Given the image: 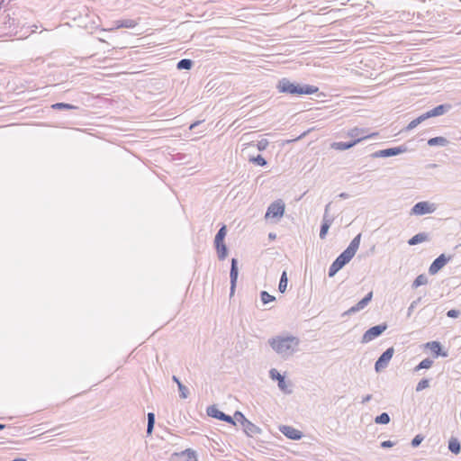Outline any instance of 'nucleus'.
Instances as JSON below:
<instances>
[{
    "instance_id": "1",
    "label": "nucleus",
    "mask_w": 461,
    "mask_h": 461,
    "mask_svg": "<svg viewBox=\"0 0 461 461\" xmlns=\"http://www.w3.org/2000/svg\"><path fill=\"white\" fill-rule=\"evenodd\" d=\"M361 240V233L357 234L349 243L348 248L342 251L336 259L331 263L328 275L330 277L335 276V275L341 270L356 255Z\"/></svg>"
},
{
    "instance_id": "2",
    "label": "nucleus",
    "mask_w": 461,
    "mask_h": 461,
    "mask_svg": "<svg viewBox=\"0 0 461 461\" xmlns=\"http://www.w3.org/2000/svg\"><path fill=\"white\" fill-rule=\"evenodd\" d=\"M276 89L279 93L291 95L294 96H300L303 95H312L319 92V87L307 85V84H300L297 82H292L290 79L286 77H283L278 80L276 84Z\"/></svg>"
},
{
    "instance_id": "3",
    "label": "nucleus",
    "mask_w": 461,
    "mask_h": 461,
    "mask_svg": "<svg viewBox=\"0 0 461 461\" xmlns=\"http://www.w3.org/2000/svg\"><path fill=\"white\" fill-rule=\"evenodd\" d=\"M271 348L280 355H292L298 347L300 339L295 336L276 337L269 339Z\"/></svg>"
},
{
    "instance_id": "4",
    "label": "nucleus",
    "mask_w": 461,
    "mask_h": 461,
    "mask_svg": "<svg viewBox=\"0 0 461 461\" xmlns=\"http://www.w3.org/2000/svg\"><path fill=\"white\" fill-rule=\"evenodd\" d=\"M226 235L227 226L223 224L217 231L213 241L220 260H224L228 257L229 250L224 241Z\"/></svg>"
},
{
    "instance_id": "5",
    "label": "nucleus",
    "mask_w": 461,
    "mask_h": 461,
    "mask_svg": "<svg viewBox=\"0 0 461 461\" xmlns=\"http://www.w3.org/2000/svg\"><path fill=\"white\" fill-rule=\"evenodd\" d=\"M411 149L409 148L408 143H404L402 145L397 146V147H392L384 149L377 150L370 155L373 158H390L398 156L400 154L411 151Z\"/></svg>"
},
{
    "instance_id": "6",
    "label": "nucleus",
    "mask_w": 461,
    "mask_h": 461,
    "mask_svg": "<svg viewBox=\"0 0 461 461\" xmlns=\"http://www.w3.org/2000/svg\"><path fill=\"white\" fill-rule=\"evenodd\" d=\"M388 328L386 322H383L381 324L370 327L368 330L365 331L362 336L361 342L368 343L376 338L380 337Z\"/></svg>"
},
{
    "instance_id": "7",
    "label": "nucleus",
    "mask_w": 461,
    "mask_h": 461,
    "mask_svg": "<svg viewBox=\"0 0 461 461\" xmlns=\"http://www.w3.org/2000/svg\"><path fill=\"white\" fill-rule=\"evenodd\" d=\"M285 203H270L265 214L266 220L277 222L284 215Z\"/></svg>"
},
{
    "instance_id": "8",
    "label": "nucleus",
    "mask_w": 461,
    "mask_h": 461,
    "mask_svg": "<svg viewBox=\"0 0 461 461\" xmlns=\"http://www.w3.org/2000/svg\"><path fill=\"white\" fill-rule=\"evenodd\" d=\"M393 354H394L393 347L388 348L385 351H384L381 354V356L377 358V360L375 363V370L376 373H379L387 367Z\"/></svg>"
},
{
    "instance_id": "9",
    "label": "nucleus",
    "mask_w": 461,
    "mask_h": 461,
    "mask_svg": "<svg viewBox=\"0 0 461 461\" xmlns=\"http://www.w3.org/2000/svg\"><path fill=\"white\" fill-rule=\"evenodd\" d=\"M269 377L274 381H277V385L280 391L286 394L292 393V390L288 389V384H291V382L287 383L285 376L281 375L276 368H271L269 370Z\"/></svg>"
},
{
    "instance_id": "10",
    "label": "nucleus",
    "mask_w": 461,
    "mask_h": 461,
    "mask_svg": "<svg viewBox=\"0 0 461 461\" xmlns=\"http://www.w3.org/2000/svg\"><path fill=\"white\" fill-rule=\"evenodd\" d=\"M206 412L209 417L214 418L221 421H225L229 424L235 426L234 419H232L231 416L220 411L215 404L208 406L206 409Z\"/></svg>"
},
{
    "instance_id": "11",
    "label": "nucleus",
    "mask_w": 461,
    "mask_h": 461,
    "mask_svg": "<svg viewBox=\"0 0 461 461\" xmlns=\"http://www.w3.org/2000/svg\"><path fill=\"white\" fill-rule=\"evenodd\" d=\"M452 258V256H447L446 254H440L436 258L429 267V273L430 275H436L441 270Z\"/></svg>"
},
{
    "instance_id": "12",
    "label": "nucleus",
    "mask_w": 461,
    "mask_h": 461,
    "mask_svg": "<svg viewBox=\"0 0 461 461\" xmlns=\"http://www.w3.org/2000/svg\"><path fill=\"white\" fill-rule=\"evenodd\" d=\"M238 264H239L238 259L235 258H232L231 263H230V297H232L234 295L236 286H237L238 276H239Z\"/></svg>"
},
{
    "instance_id": "13",
    "label": "nucleus",
    "mask_w": 461,
    "mask_h": 461,
    "mask_svg": "<svg viewBox=\"0 0 461 461\" xmlns=\"http://www.w3.org/2000/svg\"><path fill=\"white\" fill-rule=\"evenodd\" d=\"M366 132H367V130H366L364 128L354 127L348 131V136L352 138V140L360 139V142L364 140L374 139L376 136H378V132H373L370 134H366Z\"/></svg>"
},
{
    "instance_id": "14",
    "label": "nucleus",
    "mask_w": 461,
    "mask_h": 461,
    "mask_svg": "<svg viewBox=\"0 0 461 461\" xmlns=\"http://www.w3.org/2000/svg\"><path fill=\"white\" fill-rule=\"evenodd\" d=\"M170 461H198L196 452L191 448H187L179 453H173Z\"/></svg>"
},
{
    "instance_id": "15",
    "label": "nucleus",
    "mask_w": 461,
    "mask_h": 461,
    "mask_svg": "<svg viewBox=\"0 0 461 461\" xmlns=\"http://www.w3.org/2000/svg\"><path fill=\"white\" fill-rule=\"evenodd\" d=\"M373 292H369L366 294L357 304L350 307L347 312L343 313V315H351L354 314L367 306V304L372 301Z\"/></svg>"
},
{
    "instance_id": "16",
    "label": "nucleus",
    "mask_w": 461,
    "mask_h": 461,
    "mask_svg": "<svg viewBox=\"0 0 461 461\" xmlns=\"http://www.w3.org/2000/svg\"><path fill=\"white\" fill-rule=\"evenodd\" d=\"M373 292H369L366 294L357 304L350 307L347 312L343 313V315H351L354 314L367 306V304L372 301Z\"/></svg>"
},
{
    "instance_id": "17",
    "label": "nucleus",
    "mask_w": 461,
    "mask_h": 461,
    "mask_svg": "<svg viewBox=\"0 0 461 461\" xmlns=\"http://www.w3.org/2000/svg\"><path fill=\"white\" fill-rule=\"evenodd\" d=\"M436 209V203H415L411 210V214L424 215L435 212Z\"/></svg>"
},
{
    "instance_id": "18",
    "label": "nucleus",
    "mask_w": 461,
    "mask_h": 461,
    "mask_svg": "<svg viewBox=\"0 0 461 461\" xmlns=\"http://www.w3.org/2000/svg\"><path fill=\"white\" fill-rule=\"evenodd\" d=\"M425 348L431 351L434 357H447L448 356V352L443 349V347L439 341H429L425 344Z\"/></svg>"
},
{
    "instance_id": "19",
    "label": "nucleus",
    "mask_w": 461,
    "mask_h": 461,
    "mask_svg": "<svg viewBox=\"0 0 461 461\" xmlns=\"http://www.w3.org/2000/svg\"><path fill=\"white\" fill-rule=\"evenodd\" d=\"M279 430L289 439L300 440L303 434L301 430L294 429L292 426L282 425L279 427Z\"/></svg>"
},
{
    "instance_id": "20",
    "label": "nucleus",
    "mask_w": 461,
    "mask_h": 461,
    "mask_svg": "<svg viewBox=\"0 0 461 461\" xmlns=\"http://www.w3.org/2000/svg\"><path fill=\"white\" fill-rule=\"evenodd\" d=\"M359 142H360V139L351 140L349 141L332 142L330 144V148L333 149H336V150H347V149H349L353 148L354 146H356Z\"/></svg>"
},
{
    "instance_id": "21",
    "label": "nucleus",
    "mask_w": 461,
    "mask_h": 461,
    "mask_svg": "<svg viewBox=\"0 0 461 461\" xmlns=\"http://www.w3.org/2000/svg\"><path fill=\"white\" fill-rule=\"evenodd\" d=\"M242 429L249 437H253L262 432V429L258 426L255 425L249 420L244 422Z\"/></svg>"
},
{
    "instance_id": "22",
    "label": "nucleus",
    "mask_w": 461,
    "mask_h": 461,
    "mask_svg": "<svg viewBox=\"0 0 461 461\" xmlns=\"http://www.w3.org/2000/svg\"><path fill=\"white\" fill-rule=\"evenodd\" d=\"M172 380L174 383L177 384L180 398H188L190 394L189 389L180 381V379L176 375H173Z\"/></svg>"
},
{
    "instance_id": "23",
    "label": "nucleus",
    "mask_w": 461,
    "mask_h": 461,
    "mask_svg": "<svg viewBox=\"0 0 461 461\" xmlns=\"http://www.w3.org/2000/svg\"><path fill=\"white\" fill-rule=\"evenodd\" d=\"M427 240H429V234L426 232H419L408 240V244L414 246Z\"/></svg>"
},
{
    "instance_id": "24",
    "label": "nucleus",
    "mask_w": 461,
    "mask_h": 461,
    "mask_svg": "<svg viewBox=\"0 0 461 461\" xmlns=\"http://www.w3.org/2000/svg\"><path fill=\"white\" fill-rule=\"evenodd\" d=\"M449 144V140L442 136L433 137L428 140V145L429 147L441 146L446 147Z\"/></svg>"
},
{
    "instance_id": "25",
    "label": "nucleus",
    "mask_w": 461,
    "mask_h": 461,
    "mask_svg": "<svg viewBox=\"0 0 461 461\" xmlns=\"http://www.w3.org/2000/svg\"><path fill=\"white\" fill-rule=\"evenodd\" d=\"M447 447L449 451L455 455H458L461 452V444L457 438L451 437Z\"/></svg>"
},
{
    "instance_id": "26",
    "label": "nucleus",
    "mask_w": 461,
    "mask_h": 461,
    "mask_svg": "<svg viewBox=\"0 0 461 461\" xmlns=\"http://www.w3.org/2000/svg\"><path fill=\"white\" fill-rule=\"evenodd\" d=\"M334 218L331 217V220H325L321 221V229H320V238L324 240L328 234L329 229L330 228Z\"/></svg>"
},
{
    "instance_id": "27",
    "label": "nucleus",
    "mask_w": 461,
    "mask_h": 461,
    "mask_svg": "<svg viewBox=\"0 0 461 461\" xmlns=\"http://www.w3.org/2000/svg\"><path fill=\"white\" fill-rule=\"evenodd\" d=\"M138 23L132 19H123L115 21L116 28H134Z\"/></svg>"
},
{
    "instance_id": "28",
    "label": "nucleus",
    "mask_w": 461,
    "mask_h": 461,
    "mask_svg": "<svg viewBox=\"0 0 461 461\" xmlns=\"http://www.w3.org/2000/svg\"><path fill=\"white\" fill-rule=\"evenodd\" d=\"M452 108V104H442L439 105H437L436 107L432 108L433 113H435L436 117L443 115L447 113H448Z\"/></svg>"
},
{
    "instance_id": "29",
    "label": "nucleus",
    "mask_w": 461,
    "mask_h": 461,
    "mask_svg": "<svg viewBox=\"0 0 461 461\" xmlns=\"http://www.w3.org/2000/svg\"><path fill=\"white\" fill-rule=\"evenodd\" d=\"M194 62L190 59H182L176 63V68L178 70H190Z\"/></svg>"
},
{
    "instance_id": "30",
    "label": "nucleus",
    "mask_w": 461,
    "mask_h": 461,
    "mask_svg": "<svg viewBox=\"0 0 461 461\" xmlns=\"http://www.w3.org/2000/svg\"><path fill=\"white\" fill-rule=\"evenodd\" d=\"M50 107L53 110H59V111H62V110L69 111V110H77L78 109L77 106L71 104H68V103H55V104H51Z\"/></svg>"
},
{
    "instance_id": "31",
    "label": "nucleus",
    "mask_w": 461,
    "mask_h": 461,
    "mask_svg": "<svg viewBox=\"0 0 461 461\" xmlns=\"http://www.w3.org/2000/svg\"><path fill=\"white\" fill-rule=\"evenodd\" d=\"M428 284V277L425 274L419 275L411 284V288L416 289Z\"/></svg>"
},
{
    "instance_id": "32",
    "label": "nucleus",
    "mask_w": 461,
    "mask_h": 461,
    "mask_svg": "<svg viewBox=\"0 0 461 461\" xmlns=\"http://www.w3.org/2000/svg\"><path fill=\"white\" fill-rule=\"evenodd\" d=\"M287 284H288L287 273H286V271H283L280 280H279V284H278V291L280 293L284 294L286 291Z\"/></svg>"
},
{
    "instance_id": "33",
    "label": "nucleus",
    "mask_w": 461,
    "mask_h": 461,
    "mask_svg": "<svg viewBox=\"0 0 461 461\" xmlns=\"http://www.w3.org/2000/svg\"><path fill=\"white\" fill-rule=\"evenodd\" d=\"M433 360L430 359L429 357H427L423 360H421L415 367H414V371L415 372H418L421 369H429L433 365Z\"/></svg>"
},
{
    "instance_id": "34",
    "label": "nucleus",
    "mask_w": 461,
    "mask_h": 461,
    "mask_svg": "<svg viewBox=\"0 0 461 461\" xmlns=\"http://www.w3.org/2000/svg\"><path fill=\"white\" fill-rule=\"evenodd\" d=\"M249 161L260 167H265L267 164L266 158L260 154L249 157Z\"/></svg>"
},
{
    "instance_id": "35",
    "label": "nucleus",
    "mask_w": 461,
    "mask_h": 461,
    "mask_svg": "<svg viewBox=\"0 0 461 461\" xmlns=\"http://www.w3.org/2000/svg\"><path fill=\"white\" fill-rule=\"evenodd\" d=\"M391 418L387 412H382L375 418V422L380 425H386L390 422Z\"/></svg>"
},
{
    "instance_id": "36",
    "label": "nucleus",
    "mask_w": 461,
    "mask_h": 461,
    "mask_svg": "<svg viewBox=\"0 0 461 461\" xmlns=\"http://www.w3.org/2000/svg\"><path fill=\"white\" fill-rule=\"evenodd\" d=\"M15 16H17L16 12H13L12 15L10 14H7V15L5 16V24H8L9 27L18 26L19 22Z\"/></svg>"
},
{
    "instance_id": "37",
    "label": "nucleus",
    "mask_w": 461,
    "mask_h": 461,
    "mask_svg": "<svg viewBox=\"0 0 461 461\" xmlns=\"http://www.w3.org/2000/svg\"><path fill=\"white\" fill-rule=\"evenodd\" d=\"M260 300H261L262 303L265 305L269 303L275 302L276 299L274 295H271L267 291H261L260 292Z\"/></svg>"
},
{
    "instance_id": "38",
    "label": "nucleus",
    "mask_w": 461,
    "mask_h": 461,
    "mask_svg": "<svg viewBox=\"0 0 461 461\" xmlns=\"http://www.w3.org/2000/svg\"><path fill=\"white\" fill-rule=\"evenodd\" d=\"M423 122H425V121L422 118V115H420L416 119H414L411 122H410L409 124L405 127L404 130L406 131H410L413 130L414 128H416L419 124H420Z\"/></svg>"
},
{
    "instance_id": "39",
    "label": "nucleus",
    "mask_w": 461,
    "mask_h": 461,
    "mask_svg": "<svg viewBox=\"0 0 461 461\" xmlns=\"http://www.w3.org/2000/svg\"><path fill=\"white\" fill-rule=\"evenodd\" d=\"M231 417H232V419H234V422H235V424H236L237 422H240L242 426H243L244 422L248 420V419L245 417V415H244L241 411H236L234 412V415H233V416H231Z\"/></svg>"
},
{
    "instance_id": "40",
    "label": "nucleus",
    "mask_w": 461,
    "mask_h": 461,
    "mask_svg": "<svg viewBox=\"0 0 461 461\" xmlns=\"http://www.w3.org/2000/svg\"><path fill=\"white\" fill-rule=\"evenodd\" d=\"M429 387V379L422 378L416 385V391L421 392L424 389Z\"/></svg>"
},
{
    "instance_id": "41",
    "label": "nucleus",
    "mask_w": 461,
    "mask_h": 461,
    "mask_svg": "<svg viewBox=\"0 0 461 461\" xmlns=\"http://www.w3.org/2000/svg\"><path fill=\"white\" fill-rule=\"evenodd\" d=\"M421 297L417 298L411 303L410 304L408 310H407V318H410L414 311V309L418 306V304L420 303Z\"/></svg>"
},
{
    "instance_id": "42",
    "label": "nucleus",
    "mask_w": 461,
    "mask_h": 461,
    "mask_svg": "<svg viewBox=\"0 0 461 461\" xmlns=\"http://www.w3.org/2000/svg\"><path fill=\"white\" fill-rule=\"evenodd\" d=\"M424 437L420 434L416 435L411 442V445L412 447H417L420 445V443L423 441Z\"/></svg>"
},
{
    "instance_id": "43",
    "label": "nucleus",
    "mask_w": 461,
    "mask_h": 461,
    "mask_svg": "<svg viewBox=\"0 0 461 461\" xmlns=\"http://www.w3.org/2000/svg\"><path fill=\"white\" fill-rule=\"evenodd\" d=\"M269 145V141L267 139H262L258 141L257 148L259 151L265 150Z\"/></svg>"
},
{
    "instance_id": "44",
    "label": "nucleus",
    "mask_w": 461,
    "mask_h": 461,
    "mask_svg": "<svg viewBox=\"0 0 461 461\" xmlns=\"http://www.w3.org/2000/svg\"><path fill=\"white\" fill-rule=\"evenodd\" d=\"M461 314V312L459 310H456V309H451L449 311L447 312V316L448 318H458Z\"/></svg>"
},
{
    "instance_id": "45",
    "label": "nucleus",
    "mask_w": 461,
    "mask_h": 461,
    "mask_svg": "<svg viewBox=\"0 0 461 461\" xmlns=\"http://www.w3.org/2000/svg\"><path fill=\"white\" fill-rule=\"evenodd\" d=\"M395 444L396 443L394 441L384 440V441L381 442L380 447L382 448H389V447H392L395 446Z\"/></svg>"
},
{
    "instance_id": "46",
    "label": "nucleus",
    "mask_w": 461,
    "mask_h": 461,
    "mask_svg": "<svg viewBox=\"0 0 461 461\" xmlns=\"http://www.w3.org/2000/svg\"><path fill=\"white\" fill-rule=\"evenodd\" d=\"M421 115H422V118L424 119V121H426L429 118H432V117H436L435 113H433V109L427 111L426 113H422Z\"/></svg>"
},
{
    "instance_id": "47",
    "label": "nucleus",
    "mask_w": 461,
    "mask_h": 461,
    "mask_svg": "<svg viewBox=\"0 0 461 461\" xmlns=\"http://www.w3.org/2000/svg\"><path fill=\"white\" fill-rule=\"evenodd\" d=\"M156 418L154 412H149L148 413V424H153L155 425Z\"/></svg>"
},
{
    "instance_id": "48",
    "label": "nucleus",
    "mask_w": 461,
    "mask_h": 461,
    "mask_svg": "<svg viewBox=\"0 0 461 461\" xmlns=\"http://www.w3.org/2000/svg\"><path fill=\"white\" fill-rule=\"evenodd\" d=\"M330 205V203H327L326 206H325V212H324V215H323L322 221L331 220V217H329V215H328Z\"/></svg>"
},
{
    "instance_id": "49",
    "label": "nucleus",
    "mask_w": 461,
    "mask_h": 461,
    "mask_svg": "<svg viewBox=\"0 0 461 461\" xmlns=\"http://www.w3.org/2000/svg\"><path fill=\"white\" fill-rule=\"evenodd\" d=\"M154 426L153 424H147V436H150L153 432V429H154Z\"/></svg>"
},
{
    "instance_id": "50",
    "label": "nucleus",
    "mask_w": 461,
    "mask_h": 461,
    "mask_svg": "<svg viewBox=\"0 0 461 461\" xmlns=\"http://www.w3.org/2000/svg\"><path fill=\"white\" fill-rule=\"evenodd\" d=\"M373 395L372 394H366V396L363 397L362 399V403H366L368 402L369 401H371Z\"/></svg>"
},
{
    "instance_id": "51",
    "label": "nucleus",
    "mask_w": 461,
    "mask_h": 461,
    "mask_svg": "<svg viewBox=\"0 0 461 461\" xmlns=\"http://www.w3.org/2000/svg\"><path fill=\"white\" fill-rule=\"evenodd\" d=\"M200 123V121L194 122L193 123L190 124L189 130H194Z\"/></svg>"
},
{
    "instance_id": "52",
    "label": "nucleus",
    "mask_w": 461,
    "mask_h": 461,
    "mask_svg": "<svg viewBox=\"0 0 461 461\" xmlns=\"http://www.w3.org/2000/svg\"><path fill=\"white\" fill-rule=\"evenodd\" d=\"M268 239H269L270 240H276V233H274V232H270V233H268Z\"/></svg>"
},
{
    "instance_id": "53",
    "label": "nucleus",
    "mask_w": 461,
    "mask_h": 461,
    "mask_svg": "<svg viewBox=\"0 0 461 461\" xmlns=\"http://www.w3.org/2000/svg\"><path fill=\"white\" fill-rule=\"evenodd\" d=\"M339 197L346 199V198H348V194L345 193H341L339 194Z\"/></svg>"
},
{
    "instance_id": "54",
    "label": "nucleus",
    "mask_w": 461,
    "mask_h": 461,
    "mask_svg": "<svg viewBox=\"0 0 461 461\" xmlns=\"http://www.w3.org/2000/svg\"><path fill=\"white\" fill-rule=\"evenodd\" d=\"M6 427L5 424L0 423V430L4 429Z\"/></svg>"
},
{
    "instance_id": "55",
    "label": "nucleus",
    "mask_w": 461,
    "mask_h": 461,
    "mask_svg": "<svg viewBox=\"0 0 461 461\" xmlns=\"http://www.w3.org/2000/svg\"><path fill=\"white\" fill-rule=\"evenodd\" d=\"M176 156H178L179 158H182V157H185V154H181V153H178Z\"/></svg>"
},
{
    "instance_id": "56",
    "label": "nucleus",
    "mask_w": 461,
    "mask_h": 461,
    "mask_svg": "<svg viewBox=\"0 0 461 461\" xmlns=\"http://www.w3.org/2000/svg\"><path fill=\"white\" fill-rule=\"evenodd\" d=\"M275 202L281 203V202H283V201H282L281 199H277V200H276Z\"/></svg>"
}]
</instances>
